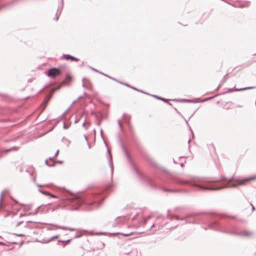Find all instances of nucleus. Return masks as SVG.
Listing matches in <instances>:
<instances>
[{
    "mask_svg": "<svg viewBox=\"0 0 256 256\" xmlns=\"http://www.w3.org/2000/svg\"><path fill=\"white\" fill-rule=\"evenodd\" d=\"M132 234V233H130V234H122V235L125 236H131Z\"/></svg>",
    "mask_w": 256,
    "mask_h": 256,
    "instance_id": "f8f14e48",
    "label": "nucleus"
},
{
    "mask_svg": "<svg viewBox=\"0 0 256 256\" xmlns=\"http://www.w3.org/2000/svg\"><path fill=\"white\" fill-rule=\"evenodd\" d=\"M223 180H226V179H225V178H221V179H220V180H216L215 182H221V181H223Z\"/></svg>",
    "mask_w": 256,
    "mask_h": 256,
    "instance_id": "9b49d317",
    "label": "nucleus"
},
{
    "mask_svg": "<svg viewBox=\"0 0 256 256\" xmlns=\"http://www.w3.org/2000/svg\"><path fill=\"white\" fill-rule=\"evenodd\" d=\"M224 188V187H220V188H213V187H208L205 188L204 189L208 190H218Z\"/></svg>",
    "mask_w": 256,
    "mask_h": 256,
    "instance_id": "20e7f679",
    "label": "nucleus"
},
{
    "mask_svg": "<svg viewBox=\"0 0 256 256\" xmlns=\"http://www.w3.org/2000/svg\"><path fill=\"white\" fill-rule=\"evenodd\" d=\"M71 76H67L65 78L64 82H68L71 80Z\"/></svg>",
    "mask_w": 256,
    "mask_h": 256,
    "instance_id": "39448f33",
    "label": "nucleus"
},
{
    "mask_svg": "<svg viewBox=\"0 0 256 256\" xmlns=\"http://www.w3.org/2000/svg\"><path fill=\"white\" fill-rule=\"evenodd\" d=\"M47 75L51 78H55L62 74L60 70L58 68H52L46 72Z\"/></svg>",
    "mask_w": 256,
    "mask_h": 256,
    "instance_id": "f03ea898",
    "label": "nucleus"
},
{
    "mask_svg": "<svg viewBox=\"0 0 256 256\" xmlns=\"http://www.w3.org/2000/svg\"><path fill=\"white\" fill-rule=\"evenodd\" d=\"M41 192L42 193H43L44 194H46V195H47V196H48L50 194V193L48 192H43V191H41Z\"/></svg>",
    "mask_w": 256,
    "mask_h": 256,
    "instance_id": "9d476101",
    "label": "nucleus"
},
{
    "mask_svg": "<svg viewBox=\"0 0 256 256\" xmlns=\"http://www.w3.org/2000/svg\"><path fill=\"white\" fill-rule=\"evenodd\" d=\"M242 234L245 236H250L251 234V233L249 232H242Z\"/></svg>",
    "mask_w": 256,
    "mask_h": 256,
    "instance_id": "423d86ee",
    "label": "nucleus"
},
{
    "mask_svg": "<svg viewBox=\"0 0 256 256\" xmlns=\"http://www.w3.org/2000/svg\"><path fill=\"white\" fill-rule=\"evenodd\" d=\"M159 98V99H160V100H163L165 101V100H164V99H163V98Z\"/></svg>",
    "mask_w": 256,
    "mask_h": 256,
    "instance_id": "4468645a",
    "label": "nucleus"
},
{
    "mask_svg": "<svg viewBox=\"0 0 256 256\" xmlns=\"http://www.w3.org/2000/svg\"><path fill=\"white\" fill-rule=\"evenodd\" d=\"M60 86H58L57 88H52V89L51 90V92H52V93H53V92H54L56 90H59V89L60 88Z\"/></svg>",
    "mask_w": 256,
    "mask_h": 256,
    "instance_id": "0eeeda50",
    "label": "nucleus"
},
{
    "mask_svg": "<svg viewBox=\"0 0 256 256\" xmlns=\"http://www.w3.org/2000/svg\"><path fill=\"white\" fill-rule=\"evenodd\" d=\"M48 99H47L46 100L44 101V102L43 104H44V108H46V104H48Z\"/></svg>",
    "mask_w": 256,
    "mask_h": 256,
    "instance_id": "6e6552de",
    "label": "nucleus"
},
{
    "mask_svg": "<svg viewBox=\"0 0 256 256\" xmlns=\"http://www.w3.org/2000/svg\"><path fill=\"white\" fill-rule=\"evenodd\" d=\"M50 196L52 197V198H56V196L54 194H50L49 195Z\"/></svg>",
    "mask_w": 256,
    "mask_h": 256,
    "instance_id": "ddd939ff",
    "label": "nucleus"
},
{
    "mask_svg": "<svg viewBox=\"0 0 256 256\" xmlns=\"http://www.w3.org/2000/svg\"><path fill=\"white\" fill-rule=\"evenodd\" d=\"M82 200H80V199H78V198H76V200H74V202H78V203H80V202H81Z\"/></svg>",
    "mask_w": 256,
    "mask_h": 256,
    "instance_id": "1a4fd4ad",
    "label": "nucleus"
},
{
    "mask_svg": "<svg viewBox=\"0 0 256 256\" xmlns=\"http://www.w3.org/2000/svg\"><path fill=\"white\" fill-rule=\"evenodd\" d=\"M63 58H64L66 60H70L72 61H74V62H78L79 60L78 58H74L72 56L68 55V54L64 55Z\"/></svg>",
    "mask_w": 256,
    "mask_h": 256,
    "instance_id": "7ed1b4c3",
    "label": "nucleus"
},
{
    "mask_svg": "<svg viewBox=\"0 0 256 256\" xmlns=\"http://www.w3.org/2000/svg\"><path fill=\"white\" fill-rule=\"evenodd\" d=\"M50 97H51V96H50ZM50 98H48V100L50 99Z\"/></svg>",
    "mask_w": 256,
    "mask_h": 256,
    "instance_id": "2eb2a0df",
    "label": "nucleus"
},
{
    "mask_svg": "<svg viewBox=\"0 0 256 256\" xmlns=\"http://www.w3.org/2000/svg\"><path fill=\"white\" fill-rule=\"evenodd\" d=\"M254 177H250L249 178H244L242 179H236L234 181V184H233L234 186H242L248 184L250 181L254 180Z\"/></svg>",
    "mask_w": 256,
    "mask_h": 256,
    "instance_id": "f257e3e1",
    "label": "nucleus"
}]
</instances>
